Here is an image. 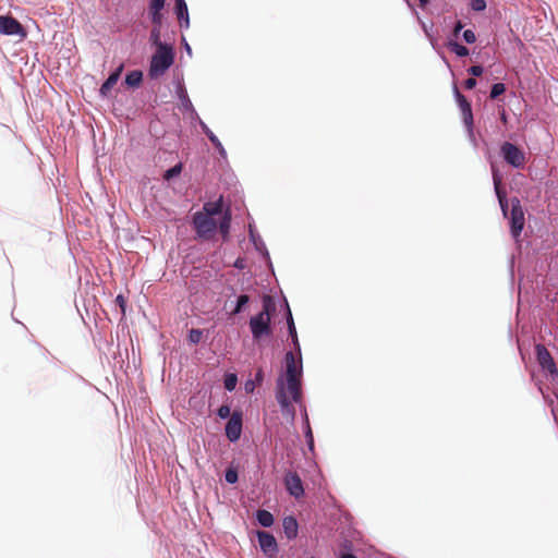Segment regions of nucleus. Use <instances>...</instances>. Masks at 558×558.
I'll use <instances>...</instances> for the list:
<instances>
[{"label":"nucleus","mask_w":558,"mask_h":558,"mask_svg":"<svg viewBox=\"0 0 558 558\" xmlns=\"http://www.w3.org/2000/svg\"><path fill=\"white\" fill-rule=\"evenodd\" d=\"M286 374L279 376L276 381V400L278 401L283 415L295 416V408L293 402L300 403L302 400L301 377L302 362L298 365L294 354L288 352L286 354Z\"/></svg>","instance_id":"obj_1"},{"label":"nucleus","mask_w":558,"mask_h":558,"mask_svg":"<svg viewBox=\"0 0 558 558\" xmlns=\"http://www.w3.org/2000/svg\"><path fill=\"white\" fill-rule=\"evenodd\" d=\"M276 306L269 295L263 299V311L252 316L250 319V329L255 341H260L264 337L271 335L270 319L271 314L275 312Z\"/></svg>","instance_id":"obj_2"},{"label":"nucleus","mask_w":558,"mask_h":558,"mask_svg":"<svg viewBox=\"0 0 558 558\" xmlns=\"http://www.w3.org/2000/svg\"><path fill=\"white\" fill-rule=\"evenodd\" d=\"M173 61L174 52L172 47L167 44H160L151 57L149 75L151 77L162 75L173 64Z\"/></svg>","instance_id":"obj_3"},{"label":"nucleus","mask_w":558,"mask_h":558,"mask_svg":"<svg viewBox=\"0 0 558 558\" xmlns=\"http://www.w3.org/2000/svg\"><path fill=\"white\" fill-rule=\"evenodd\" d=\"M193 225L197 235L206 240L210 239L217 229L215 218L209 217V215H203L202 211L194 214Z\"/></svg>","instance_id":"obj_4"},{"label":"nucleus","mask_w":558,"mask_h":558,"mask_svg":"<svg viewBox=\"0 0 558 558\" xmlns=\"http://www.w3.org/2000/svg\"><path fill=\"white\" fill-rule=\"evenodd\" d=\"M510 230L514 239H518L524 227V210L518 197L511 199Z\"/></svg>","instance_id":"obj_5"},{"label":"nucleus","mask_w":558,"mask_h":558,"mask_svg":"<svg viewBox=\"0 0 558 558\" xmlns=\"http://www.w3.org/2000/svg\"><path fill=\"white\" fill-rule=\"evenodd\" d=\"M505 161L513 168H523L525 165V154L522 149L510 142H505L500 147Z\"/></svg>","instance_id":"obj_6"},{"label":"nucleus","mask_w":558,"mask_h":558,"mask_svg":"<svg viewBox=\"0 0 558 558\" xmlns=\"http://www.w3.org/2000/svg\"><path fill=\"white\" fill-rule=\"evenodd\" d=\"M0 33L8 36L26 37V32L22 24L14 17L9 15L0 16Z\"/></svg>","instance_id":"obj_7"},{"label":"nucleus","mask_w":558,"mask_h":558,"mask_svg":"<svg viewBox=\"0 0 558 558\" xmlns=\"http://www.w3.org/2000/svg\"><path fill=\"white\" fill-rule=\"evenodd\" d=\"M257 537L262 551L269 558H274L278 554V544L274 535L268 532H257Z\"/></svg>","instance_id":"obj_8"},{"label":"nucleus","mask_w":558,"mask_h":558,"mask_svg":"<svg viewBox=\"0 0 558 558\" xmlns=\"http://www.w3.org/2000/svg\"><path fill=\"white\" fill-rule=\"evenodd\" d=\"M456 98L458 101V105L460 107L463 122L465 126L468 128L469 132L472 133L473 131V113H472V107L471 104L468 101L465 96H463L457 87H454Z\"/></svg>","instance_id":"obj_9"},{"label":"nucleus","mask_w":558,"mask_h":558,"mask_svg":"<svg viewBox=\"0 0 558 558\" xmlns=\"http://www.w3.org/2000/svg\"><path fill=\"white\" fill-rule=\"evenodd\" d=\"M242 433V415L233 412L226 425V436L230 441H236Z\"/></svg>","instance_id":"obj_10"},{"label":"nucleus","mask_w":558,"mask_h":558,"mask_svg":"<svg viewBox=\"0 0 558 558\" xmlns=\"http://www.w3.org/2000/svg\"><path fill=\"white\" fill-rule=\"evenodd\" d=\"M284 486L289 494L294 498H300L304 494L302 480L295 472L290 471L286 474Z\"/></svg>","instance_id":"obj_11"},{"label":"nucleus","mask_w":558,"mask_h":558,"mask_svg":"<svg viewBox=\"0 0 558 558\" xmlns=\"http://www.w3.org/2000/svg\"><path fill=\"white\" fill-rule=\"evenodd\" d=\"M166 0H150L148 5V13L151 23L156 26H160L162 23L161 10L165 8Z\"/></svg>","instance_id":"obj_12"},{"label":"nucleus","mask_w":558,"mask_h":558,"mask_svg":"<svg viewBox=\"0 0 558 558\" xmlns=\"http://www.w3.org/2000/svg\"><path fill=\"white\" fill-rule=\"evenodd\" d=\"M536 354H537V360H538L539 364L543 366V368L551 369L555 367L554 360H553L550 353L548 352V350L544 345H542V344L536 345Z\"/></svg>","instance_id":"obj_13"},{"label":"nucleus","mask_w":558,"mask_h":558,"mask_svg":"<svg viewBox=\"0 0 558 558\" xmlns=\"http://www.w3.org/2000/svg\"><path fill=\"white\" fill-rule=\"evenodd\" d=\"M500 184H501L500 178L497 174H494V185H495L496 195L498 197L499 205H500V208L502 210V214H504V216L507 217L508 199L506 197L505 191L501 190Z\"/></svg>","instance_id":"obj_14"},{"label":"nucleus","mask_w":558,"mask_h":558,"mask_svg":"<svg viewBox=\"0 0 558 558\" xmlns=\"http://www.w3.org/2000/svg\"><path fill=\"white\" fill-rule=\"evenodd\" d=\"M120 71H121V69H119L118 71L111 73L109 75V77L102 83V85L100 87L101 95L108 96L110 94L111 89L118 83V80L120 77Z\"/></svg>","instance_id":"obj_15"},{"label":"nucleus","mask_w":558,"mask_h":558,"mask_svg":"<svg viewBox=\"0 0 558 558\" xmlns=\"http://www.w3.org/2000/svg\"><path fill=\"white\" fill-rule=\"evenodd\" d=\"M283 530L288 538H294L298 535V522L293 517L283 519Z\"/></svg>","instance_id":"obj_16"},{"label":"nucleus","mask_w":558,"mask_h":558,"mask_svg":"<svg viewBox=\"0 0 558 558\" xmlns=\"http://www.w3.org/2000/svg\"><path fill=\"white\" fill-rule=\"evenodd\" d=\"M203 215H209V217L219 215L222 210V197H220L217 202H208L204 204Z\"/></svg>","instance_id":"obj_17"},{"label":"nucleus","mask_w":558,"mask_h":558,"mask_svg":"<svg viewBox=\"0 0 558 558\" xmlns=\"http://www.w3.org/2000/svg\"><path fill=\"white\" fill-rule=\"evenodd\" d=\"M175 13L179 21L184 20L186 26L189 25V11L185 0H174Z\"/></svg>","instance_id":"obj_18"},{"label":"nucleus","mask_w":558,"mask_h":558,"mask_svg":"<svg viewBox=\"0 0 558 558\" xmlns=\"http://www.w3.org/2000/svg\"><path fill=\"white\" fill-rule=\"evenodd\" d=\"M256 519L259 522V524L265 527H269L274 524V517L267 510H258L256 513Z\"/></svg>","instance_id":"obj_19"},{"label":"nucleus","mask_w":558,"mask_h":558,"mask_svg":"<svg viewBox=\"0 0 558 558\" xmlns=\"http://www.w3.org/2000/svg\"><path fill=\"white\" fill-rule=\"evenodd\" d=\"M288 329H289V335L293 341L294 348L300 352V344H299V339H298V335H296V329H295V325H294L290 310H288Z\"/></svg>","instance_id":"obj_20"},{"label":"nucleus","mask_w":558,"mask_h":558,"mask_svg":"<svg viewBox=\"0 0 558 558\" xmlns=\"http://www.w3.org/2000/svg\"><path fill=\"white\" fill-rule=\"evenodd\" d=\"M448 47L458 57H466L469 54V49L457 41H449Z\"/></svg>","instance_id":"obj_21"},{"label":"nucleus","mask_w":558,"mask_h":558,"mask_svg":"<svg viewBox=\"0 0 558 558\" xmlns=\"http://www.w3.org/2000/svg\"><path fill=\"white\" fill-rule=\"evenodd\" d=\"M204 133L209 138V141L213 143V145L220 151V154H225V148L221 144V142L218 140V137L213 133L211 130H209L206 125L203 128Z\"/></svg>","instance_id":"obj_22"},{"label":"nucleus","mask_w":558,"mask_h":558,"mask_svg":"<svg viewBox=\"0 0 558 558\" xmlns=\"http://www.w3.org/2000/svg\"><path fill=\"white\" fill-rule=\"evenodd\" d=\"M230 222H231V215L229 211H227L219 223V231L222 234L223 238H227L229 234L230 229Z\"/></svg>","instance_id":"obj_23"},{"label":"nucleus","mask_w":558,"mask_h":558,"mask_svg":"<svg viewBox=\"0 0 558 558\" xmlns=\"http://www.w3.org/2000/svg\"><path fill=\"white\" fill-rule=\"evenodd\" d=\"M142 72L140 71H132L131 73H129L125 77V83L129 85V86H138L140 83L142 82Z\"/></svg>","instance_id":"obj_24"},{"label":"nucleus","mask_w":558,"mask_h":558,"mask_svg":"<svg viewBox=\"0 0 558 558\" xmlns=\"http://www.w3.org/2000/svg\"><path fill=\"white\" fill-rule=\"evenodd\" d=\"M250 302V296L247 294H241L238 298L236 305L232 310L231 315H236L241 313L244 308V306Z\"/></svg>","instance_id":"obj_25"},{"label":"nucleus","mask_w":558,"mask_h":558,"mask_svg":"<svg viewBox=\"0 0 558 558\" xmlns=\"http://www.w3.org/2000/svg\"><path fill=\"white\" fill-rule=\"evenodd\" d=\"M506 92V86L502 83H495L490 89V98L496 99L498 96Z\"/></svg>","instance_id":"obj_26"},{"label":"nucleus","mask_w":558,"mask_h":558,"mask_svg":"<svg viewBox=\"0 0 558 558\" xmlns=\"http://www.w3.org/2000/svg\"><path fill=\"white\" fill-rule=\"evenodd\" d=\"M181 171H182V165H181V163H178V165H175L174 167H172V168L168 169V170L165 172L163 178H165L166 180H170V179H172V178H174V177L179 175V174L181 173Z\"/></svg>","instance_id":"obj_27"},{"label":"nucleus","mask_w":558,"mask_h":558,"mask_svg":"<svg viewBox=\"0 0 558 558\" xmlns=\"http://www.w3.org/2000/svg\"><path fill=\"white\" fill-rule=\"evenodd\" d=\"M305 425H306L305 436L307 438V446H308L310 450H313V448H314V437H313V433H312V428L310 426V422H308L307 415L305 416Z\"/></svg>","instance_id":"obj_28"},{"label":"nucleus","mask_w":558,"mask_h":558,"mask_svg":"<svg viewBox=\"0 0 558 558\" xmlns=\"http://www.w3.org/2000/svg\"><path fill=\"white\" fill-rule=\"evenodd\" d=\"M203 337V331L201 329H191L189 333V341L191 343L197 344L201 342Z\"/></svg>","instance_id":"obj_29"},{"label":"nucleus","mask_w":558,"mask_h":558,"mask_svg":"<svg viewBox=\"0 0 558 558\" xmlns=\"http://www.w3.org/2000/svg\"><path fill=\"white\" fill-rule=\"evenodd\" d=\"M160 26L154 25V28L150 33V39L151 41L157 46V49L159 48V45L162 44L160 41Z\"/></svg>","instance_id":"obj_30"},{"label":"nucleus","mask_w":558,"mask_h":558,"mask_svg":"<svg viewBox=\"0 0 558 558\" xmlns=\"http://www.w3.org/2000/svg\"><path fill=\"white\" fill-rule=\"evenodd\" d=\"M236 385V376L235 375H229L225 379V387L227 390L232 391L235 388Z\"/></svg>","instance_id":"obj_31"},{"label":"nucleus","mask_w":558,"mask_h":558,"mask_svg":"<svg viewBox=\"0 0 558 558\" xmlns=\"http://www.w3.org/2000/svg\"><path fill=\"white\" fill-rule=\"evenodd\" d=\"M226 481L230 484H234L238 481V472L234 469H228L226 471Z\"/></svg>","instance_id":"obj_32"},{"label":"nucleus","mask_w":558,"mask_h":558,"mask_svg":"<svg viewBox=\"0 0 558 558\" xmlns=\"http://www.w3.org/2000/svg\"><path fill=\"white\" fill-rule=\"evenodd\" d=\"M471 8L474 11H483L486 8V2L485 0H472Z\"/></svg>","instance_id":"obj_33"},{"label":"nucleus","mask_w":558,"mask_h":558,"mask_svg":"<svg viewBox=\"0 0 558 558\" xmlns=\"http://www.w3.org/2000/svg\"><path fill=\"white\" fill-rule=\"evenodd\" d=\"M231 410H230V407L227 405V404H223L221 405L219 409H218V416L221 417V418H227L229 416H231L230 414Z\"/></svg>","instance_id":"obj_34"},{"label":"nucleus","mask_w":558,"mask_h":558,"mask_svg":"<svg viewBox=\"0 0 558 558\" xmlns=\"http://www.w3.org/2000/svg\"><path fill=\"white\" fill-rule=\"evenodd\" d=\"M463 39L468 43V44H473L475 43L476 40V36L474 34L473 31L471 29H466L463 32Z\"/></svg>","instance_id":"obj_35"},{"label":"nucleus","mask_w":558,"mask_h":558,"mask_svg":"<svg viewBox=\"0 0 558 558\" xmlns=\"http://www.w3.org/2000/svg\"><path fill=\"white\" fill-rule=\"evenodd\" d=\"M483 68L481 65H472L468 69V72L473 76H481L483 74Z\"/></svg>","instance_id":"obj_36"},{"label":"nucleus","mask_w":558,"mask_h":558,"mask_svg":"<svg viewBox=\"0 0 558 558\" xmlns=\"http://www.w3.org/2000/svg\"><path fill=\"white\" fill-rule=\"evenodd\" d=\"M116 303L120 306L121 312H122V315H124V314H125L126 301H125V299L123 298V295L119 294V295L116 298Z\"/></svg>","instance_id":"obj_37"},{"label":"nucleus","mask_w":558,"mask_h":558,"mask_svg":"<svg viewBox=\"0 0 558 558\" xmlns=\"http://www.w3.org/2000/svg\"><path fill=\"white\" fill-rule=\"evenodd\" d=\"M475 86H476V80H475V77H470V78L465 80V82H464V87H465L466 89H472V88H474Z\"/></svg>","instance_id":"obj_38"},{"label":"nucleus","mask_w":558,"mask_h":558,"mask_svg":"<svg viewBox=\"0 0 558 558\" xmlns=\"http://www.w3.org/2000/svg\"><path fill=\"white\" fill-rule=\"evenodd\" d=\"M462 28H463V24L461 23V21H458L453 28L454 35H458Z\"/></svg>","instance_id":"obj_39"},{"label":"nucleus","mask_w":558,"mask_h":558,"mask_svg":"<svg viewBox=\"0 0 558 558\" xmlns=\"http://www.w3.org/2000/svg\"><path fill=\"white\" fill-rule=\"evenodd\" d=\"M35 353H37L38 355L43 356L44 359H46V353H45V350L39 348V347H35Z\"/></svg>","instance_id":"obj_40"},{"label":"nucleus","mask_w":558,"mask_h":558,"mask_svg":"<svg viewBox=\"0 0 558 558\" xmlns=\"http://www.w3.org/2000/svg\"><path fill=\"white\" fill-rule=\"evenodd\" d=\"M262 379H263V372H262V369H259L256 374V380L262 381Z\"/></svg>","instance_id":"obj_41"},{"label":"nucleus","mask_w":558,"mask_h":558,"mask_svg":"<svg viewBox=\"0 0 558 558\" xmlns=\"http://www.w3.org/2000/svg\"><path fill=\"white\" fill-rule=\"evenodd\" d=\"M340 558H357V557L354 556L353 554H343V555H341Z\"/></svg>","instance_id":"obj_42"},{"label":"nucleus","mask_w":558,"mask_h":558,"mask_svg":"<svg viewBox=\"0 0 558 558\" xmlns=\"http://www.w3.org/2000/svg\"><path fill=\"white\" fill-rule=\"evenodd\" d=\"M418 2H420V7L424 8L429 2V0H418Z\"/></svg>","instance_id":"obj_43"},{"label":"nucleus","mask_w":558,"mask_h":558,"mask_svg":"<svg viewBox=\"0 0 558 558\" xmlns=\"http://www.w3.org/2000/svg\"><path fill=\"white\" fill-rule=\"evenodd\" d=\"M500 118H501V121H502L504 123H506V122H507V116H506V112H505V111H502V113H501V117H500Z\"/></svg>","instance_id":"obj_44"}]
</instances>
